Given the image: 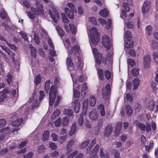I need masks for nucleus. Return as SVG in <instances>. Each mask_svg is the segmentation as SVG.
Segmentation results:
<instances>
[{
    "label": "nucleus",
    "instance_id": "obj_41",
    "mask_svg": "<svg viewBox=\"0 0 158 158\" xmlns=\"http://www.w3.org/2000/svg\"><path fill=\"white\" fill-rule=\"evenodd\" d=\"M0 47L2 48L3 50H4L6 52L8 55H10L11 53L13 55H14L15 54L11 52L10 50L8 48L6 47L3 46L2 45H0Z\"/></svg>",
    "mask_w": 158,
    "mask_h": 158
},
{
    "label": "nucleus",
    "instance_id": "obj_19",
    "mask_svg": "<svg viewBox=\"0 0 158 158\" xmlns=\"http://www.w3.org/2000/svg\"><path fill=\"white\" fill-rule=\"evenodd\" d=\"M89 105V100L87 98L85 99L82 103V114L84 115H86Z\"/></svg>",
    "mask_w": 158,
    "mask_h": 158
},
{
    "label": "nucleus",
    "instance_id": "obj_31",
    "mask_svg": "<svg viewBox=\"0 0 158 158\" xmlns=\"http://www.w3.org/2000/svg\"><path fill=\"white\" fill-rule=\"evenodd\" d=\"M29 48L31 50V54L33 58H35L36 56V49L31 45H29Z\"/></svg>",
    "mask_w": 158,
    "mask_h": 158
},
{
    "label": "nucleus",
    "instance_id": "obj_38",
    "mask_svg": "<svg viewBox=\"0 0 158 158\" xmlns=\"http://www.w3.org/2000/svg\"><path fill=\"white\" fill-rule=\"evenodd\" d=\"M60 114V110L58 109H56L53 113L52 116V119H55L58 117Z\"/></svg>",
    "mask_w": 158,
    "mask_h": 158
},
{
    "label": "nucleus",
    "instance_id": "obj_27",
    "mask_svg": "<svg viewBox=\"0 0 158 158\" xmlns=\"http://www.w3.org/2000/svg\"><path fill=\"white\" fill-rule=\"evenodd\" d=\"M32 32L34 33V39L35 40V42L36 44H38L40 42V38L37 35L38 34V32L36 31L35 27H34V28L32 30Z\"/></svg>",
    "mask_w": 158,
    "mask_h": 158
},
{
    "label": "nucleus",
    "instance_id": "obj_42",
    "mask_svg": "<svg viewBox=\"0 0 158 158\" xmlns=\"http://www.w3.org/2000/svg\"><path fill=\"white\" fill-rule=\"evenodd\" d=\"M104 73L106 78L107 79H109L111 78V80H112L113 75L110 72L107 70H106L104 72Z\"/></svg>",
    "mask_w": 158,
    "mask_h": 158
},
{
    "label": "nucleus",
    "instance_id": "obj_3",
    "mask_svg": "<svg viewBox=\"0 0 158 158\" xmlns=\"http://www.w3.org/2000/svg\"><path fill=\"white\" fill-rule=\"evenodd\" d=\"M88 34L90 40V44L92 48L93 53L94 56L96 63L99 65L101 62L104 63V58L101 54L99 53L97 49L92 48V45L96 46L99 41L100 35L97 29L94 27H88Z\"/></svg>",
    "mask_w": 158,
    "mask_h": 158
},
{
    "label": "nucleus",
    "instance_id": "obj_33",
    "mask_svg": "<svg viewBox=\"0 0 158 158\" xmlns=\"http://www.w3.org/2000/svg\"><path fill=\"white\" fill-rule=\"evenodd\" d=\"M96 102V99L94 96H91L89 99V104L91 107L94 106Z\"/></svg>",
    "mask_w": 158,
    "mask_h": 158
},
{
    "label": "nucleus",
    "instance_id": "obj_56",
    "mask_svg": "<svg viewBox=\"0 0 158 158\" xmlns=\"http://www.w3.org/2000/svg\"><path fill=\"white\" fill-rule=\"evenodd\" d=\"M50 81L48 80L47 81L45 84V92H47L49 90L50 87Z\"/></svg>",
    "mask_w": 158,
    "mask_h": 158
},
{
    "label": "nucleus",
    "instance_id": "obj_58",
    "mask_svg": "<svg viewBox=\"0 0 158 158\" xmlns=\"http://www.w3.org/2000/svg\"><path fill=\"white\" fill-rule=\"evenodd\" d=\"M41 79V76L40 75H38L35 78V83L36 85H37L40 81Z\"/></svg>",
    "mask_w": 158,
    "mask_h": 158
},
{
    "label": "nucleus",
    "instance_id": "obj_63",
    "mask_svg": "<svg viewBox=\"0 0 158 158\" xmlns=\"http://www.w3.org/2000/svg\"><path fill=\"white\" fill-rule=\"evenodd\" d=\"M49 146L53 150H55L57 148L56 143L52 142L50 143Z\"/></svg>",
    "mask_w": 158,
    "mask_h": 158
},
{
    "label": "nucleus",
    "instance_id": "obj_20",
    "mask_svg": "<svg viewBox=\"0 0 158 158\" xmlns=\"http://www.w3.org/2000/svg\"><path fill=\"white\" fill-rule=\"evenodd\" d=\"M73 107L76 113H78L80 106V102L78 100H74L72 104Z\"/></svg>",
    "mask_w": 158,
    "mask_h": 158
},
{
    "label": "nucleus",
    "instance_id": "obj_7",
    "mask_svg": "<svg viewBox=\"0 0 158 158\" xmlns=\"http://www.w3.org/2000/svg\"><path fill=\"white\" fill-rule=\"evenodd\" d=\"M19 130V127L11 129L9 127H7L0 130V141L7 138L6 135H3V134L7 135L10 134V132H14Z\"/></svg>",
    "mask_w": 158,
    "mask_h": 158
},
{
    "label": "nucleus",
    "instance_id": "obj_17",
    "mask_svg": "<svg viewBox=\"0 0 158 158\" xmlns=\"http://www.w3.org/2000/svg\"><path fill=\"white\" fill-rule=\"evenodd\" d=\"M53 10V12L52 13L51 11L50 10H49V13L53 22L56 23L60 18L59 15L58 11H57L55 10L54 11Z\"/></svg>",
    "mask_w": 158,
    "mask_h": 158
},
{
    "label": "nucleus",
    "instance_id": "obj_2",
    "mask_svg": "<svg viewBox=\"0 0 158 158\" xmlns=\"http://www.w3.org/2000/svg\"><path fill=\"white\" fill-rule=\"evenodd\" d=\"M36 94L35 93L30 98L29 101L22 106L19 109L15 115L16 120L12 122L11 125L14 127V128L19 127L22 121L28 117L34 108L37 107L39 104L38 100H37Z\"/></svg>",
    "mask_w": 158,
    "mask_h": 158
},
{
    "label": "nucleus",
    "instance_id": "obj_11",
    "mask_svg": "<svg viewBox=\"0 0 158 158\" xmlns=\"http://www.w3.org/2000/svg\"><path fill=\"white\" fill-rule=\"evenodd\" d=\"M31 11L36 15H42L44 14L43 9L42 5L38 2H36L35 7H31Z\"/></svg>",
    "mask_w": 158,
    "mask_h": 158
},
{
    "label": "nucleus",
    "instance_id": "obj_30",
    "mask_svg": "<svg viewBox=\"0 0 158 158\" xmlns=\"http://www.w3.org/2000/svg\"><path fill=\"white\" fill-rule=\"evenodd\" d=\"M63 113L65 115L70 117L73 115V112L71 109H65Z\"/></svg>",
    "mask_w": 158,
    "mask_h": 158
},
{
    "label": "nucleus",
    "instance_id": "obj_9",
    "mask_svg": "<svg viewBox=\"0 0 158 158\" xmlns=\"http://www.w3.org/2000/svg\"><path fill=\"white\" fill-rule=\"evenodd\" d=\"M57 93L56 86H52L50 88L49 92V105L52 106L55 100Z\"/></svg>",
    "mask_w": 158,
    "mask_h": 158
},
{
    "label": "nucleus",
    "instance_id": "obj_12",
    "mask_svg": "<svg viewBox=\"0 0 158 158\" xmlns=\"http://www.w3.org/2000/svg\"><path fill=\"white\" fill-rule=\"evenodd\" d=\"M151 4L150 1H146L143 3L142 7V12L144 14L148 13L151 9Z\"/></svg>",
    "mask_w": 158,
    "mask_h": 158
},
{
    "label": "nucleus",
    "instance_id": "obj_5",
    "mask_svg": "<svg viewBox=\"0 0 158 158\" xmlns=\"http://www.w3.org/2000/svg\"><path fill=\"white\" fill-rule=\"evenodd\" d=\"M130 8L128 6L127 3L124 2L123 4V8L122 9V11L120 14V17L122 18L124 20V23L125 26H126L128 28H132L134 26L133 24L130 21V20L126 15V12L129 11Z\"/></svg>",
    "mask_w": 158,
    "mask_h": 158
},
{
    "label": "nucleus",
    "instance_id": "obj_18",
    "mask_svg": "<svg viewBox=\"0 0 158 158\" xmlns=\"http://www.w3.org/2000/svg\"><path fill=\"white\" fill-rule=\"evenodd\" d=\"M91 155V158H98L97 155L96 154H93L92 156V154H90ZM100 158H109V155L107 152L105 153L103 152V149L102 148H101L100 149Z\"/></svg>",
    "mask_w": 158,
    "mask_h": 158
},
{
    "label": "nucleus",
    "instance_id": "obj_8",
    "mask_svg": "<svg viewBox=\"0 0 158 158\" xmlns=\"http://www.w3.org/2000/svg\"><path fill=\"white\" fill-rule=\"evenodd\" d=\"M132 35L131 33L129 31H127L125 32L124 35V46L127 48L132 47L133 44L131 41Z\"/></svg>",
    "mask_w": 158,
    "mask_h": 158
},
{
    "label": "nucleus",
    "instance_id": "obj_49",
    "mask_svg": "<svg viewBox=\"0 0 158 158\" xmlns=\"http://www.w3.org/2000/svg\"><path fill=\"white\" fill-rule=\"evenodd\" d=\"M77 65L78 67L80 69H81L84 65L83 59L81 58H79L78 59Z\"/></svg>",
    "mask_w": 158,
    "mask_h": 158
},
{
    "label": "nucleus",
    "instance_id": "obj_47",
    "mask_svg": "<svg viewBox=\"0 0 158 158\" xmlns=\"http://www.w3.org/2000/svg\"><path fill=\"white\" fill-rule=\"evenodd\" d=\"M45 150L44 146L42 145L40 146H39L37 150V152L39 153H41L44 152Z\"/></svg>",
    "mask_w": 158,
    "mask_h": 158
},
{
    "label": "nucleus",
    "instance_id": "obj_1",
    "mask_svg": "<svg viewBox=\"0 0 158 158\" xmlns=\"http://www.w3.org/2000/svg\"><path fill=\"white\" fill-rule=\"evenodd\" d=\"M71 39L72 42L73 43H75L76 44L73 47H71V45L68 39L66 38L65 41L64 42V45L67 49L68 54V56L66 60L67 66L70 72V73L71 74V73L72 72L73 73V74H75V79L77 81V84L78 83L80 85L79 83L82 82L86 80L87 78L86 75L83 74L79 76L78 77V80L77 78L76 72L73 70V64L72 62V60L71 59V57L70 56V55H76L77 56H78L80 55L81 51L79 45L77 43V41L76 40L75 38L74 37H73L71 38Z\"/></svg>",
    "mask_w": 158,
    "mask_h": 158
},
{
    "label": "nucleus",
    "instance_id": "obj_57",
    "mask_svg": "<svg viewBox=\"0 0 158 158\" xmlns=\"http://www.w3.org/2000/svg\"><path fill=\"white\" fill-rule=\"evenodd\" d=\"M129 54L130 56L132 57H135L136 56H139V53H137L136 54L135 52V50L133 49H130L129 51Z\"/></svg>",
    "mask_w": 158,
    "mask_h": 158
},
{
    "label": "nucleus",
    "instance_id": "obj_64",
    "mask_svg": "<svg viewBox=\"0 0 158 158\" xmlns=\"http://www.w3.org/2000/svg\"><path fill=\"white\" fill-rule=\"evenodd\" d=\"M153 143L152 141H150L148 145H145V148L146 150H148L149 149H151L153 147Z\"/></svg>",
    "mask_w": 158,
    "mask_h": 158
},
{
    "label": "nucleus",
    "instance_id": "obj_55",
    "mask_svg": "<svg viewBox=\"0 0 158 158\" xmlns=\"http://www.w3.org/2000/svg\"><path fill=\"white\" fill-rule=\"evenodd\" d=\"M132 74L134 76H136L139 74V70L137 68L133 69L132 70Z\"/></svg>",
    "mask_w": 158,
    "mask_h": 158
},
{
    "label": "nucleus",
    "instance_id": "obj_61",
    "mask_svg": "<svg viewBox=\"0 0 158 158\" xmlns=\"http://www.w3.org/2000/svg\"><path fill=\"white\" fill-rule=\"evenodd\" d=\"M96 143V140L95 139H93L91 141L90 144V147L88 148L87 149V152L89 153L90 150H91L90 147H92Z\"/></svg>",
    "mask_w": 158,
    "mask_h": 158
},
{
    "label": "nucleus",
    "instance_id": "obj_40",
    "mask_svg": "<svg viewBox=\"0 0 158 158\" xmlns=\"http://www.w3.org/2000/svg\"><path fill=\"white\" fill-rule=\"evenodd\" d=\"M69 123V120L66 117L64 118L61 121V124L63 126H66Z\"/></svg>",
    "mask_w": 158,
    "mask_h": 158
},
{
    "label": "nucleus",
    "instance_id": "obj_16",
    "mask_svg": "<svg viewBox=\"0 0 158 158\" xmlns=\"http://www.w3.org/2000/svg\"><path fill=\"white\" fill-rule=\"evenodd\" d=\"M35 27V29H36V31L38 32V33L39 32L40 33L42 37L46 39L48 38L47 32L41 26L38 25Z\"/></svg>",
    "mask_w": 158,
    "mask_h": 158
},
{
    "label": "nucleus",
    "instance_id": "obj_15",
    "mask_svg": "<svg viewBox=\"0 0 158 158\" xmlns=\"http://www.w3.org/2000/svg\"><path fill=\"white\" fill-rule=\"evenodd\" d=\"M110 85L108 84L106 86L105 89H103L102 90L103 97L105 100H108L110 97Z\"/></svg>",
    "mask_w": 158,
    "mask_h": 158
},
{
    "label": "nucleus",
    "instance_id": "obj_51",
    "mask_svg": "<svg viewBox=\"0 0 158 158\" xmlns=\"http://www.w3.org/2000/svg\"><path fill=\"white\" fill-rule=\"evenodd\" d=\"M88 21L94 25H97L96 19L94 17H89L88 19Z\"/></svg>",
    "mask_w": 158,
    "mask_h": 158
},
{
    "label": "nucleus",
    "instance_id": "obj_46",
    "mask_svg": "<svg viewBox=\"0 0 158 158\" xmlns=\"http://www.w3.org/2000/svg\"><path fill=\"white\" fill-rule=\"evenodd\" d=\"M97 71L99 78L101 80H102L104 78L103 70L101 69H98Z\"/></svg>",
    "mask_w": 158,
    "mask_h": 158
},
{
    "label": "nucleus",
    "instance_id": "obj_48",
    "mask_svg": "<svg viewBox=\"0 0 158 158\" xmlns=\"http://www.w3.org/2000/svg\"><path fill=\"white\" fill-rule=\"evenodd\" d=\"M151 86L152 88V89L153 90V92L155 93H156V90L157 88H156L157 84L154 81L152 82L151 83Z\"/></svg>",
    "mask_w": 158,
    "mask_h": 158
},
{
    "label": "nucleus",
    "instance_id": "obj_23",
    "mask_svg": "<svg viewBox=\"0 0 158 158\" xmlns=\"http://www.w3.org/2000/svg\"><path fill=\"white\" fill-rule=\"evenodd\" d=\"M64 11L66 14L69 18L70 19L73 18L74 17L73 13L69 9L66 7L64 9Z\"/></svg>",
    "mask_w": 158,
    "mask_h": 158
},
{
    "label": "nucleus",
    "instance_id": "obj_39",
    "mask_svg": "<svg viewBox=\"0 0 158 158\" xmlns=\"http://www.w3.org/2000/svg\"><path fill=\"white\" fill-rule=\"evenodd\" d=\"M126 114L128 116H130L133 113V111L131 107L128 105L126 106L125 107Z\"/></svg>",
    "mask_w": 158,
    "mask_h": 158
},
{
    "label": "nucleus",
    "instance_id": "obj_24",
    "mask_svg": "<svg viewBox=\"0 0 158 158\" xmlns=\"http://www.w3.org/2000/svg\"><path fill=\"white\" fill-rule=\"evenodd\" d=\"M140 81L137 77L135 78L133 81V89H136L138 87Z\"/></svg>",
    "mask_w": 158,
    "mask_h": 158
},
{
    "label": "nucleus",
    "instance_id": "obj_32",
    "mask_svg": "<svg viewBox=\"0 0 158 158\" xmlns=\"http://www.w3.org/2000/svg\"><path fill=\"white\" fill-rule=\"evenodd\" d=\"M49 137V132L48 130L44 131L42 136V140L44 141L47 140Z\"/></svg>",
    "mask_w": 158,
    "mask_h": 158
},
{
    "label": "nucleus",
    "instance_id": "obj_26",
    "mask_svg": "<svg viewBox=\"0 0 158 158\" xmlns=\"http://www.w3.org/2000/svg\"><path fill=\"white\" fill-rule=\"evenodd\" d=\"M74 141L73 140H71L68 143L66 147V149L68 150L67 152V153H69L72 151V149L70 148L74 144Z\"/></svg>",
    "mask_w": 158,
    "mask_h": 158
},
{
    "label": "nucleus",
    "instance_id": "obj_54",
    "mask_svg": "<svg viewBox=\"0 0 158 158\" xmlns=\"http://www.w3.org/2000/svg\"><path fill=\"white\" fill-rule=\"evenodd\" d=\"M152 56L155 62L158 63V52H154Z\"/></svg>",
    "mask_w": 158,
    "mask_h": 158
},
{
    "label": "nucleus",
    "instance_id": "obj_22",
    "mask_svg": "<svg viewBox=\"0 0 158 158\" xmlns=\"http://www.w3.org/2000/svg\"><path fill=\"white\" fill-rule=\"evenodd\" d=\"M98 108L100 114L101 116H104L105 114V108L102 104H100L98 106Z\"/></svg>",
    "mask_w": 158,
    "mask_h": 158
},
{
    "label": "nucleus",
    "instance_id": "obj_34",
    "mask_svg": "<svg viewBox=\"0 0 158 158\" xmlns=\"http://www.w3.org/2000/svg\"><path fill=\"white\" fill-rule=\"evenodd\" d=\"M76 129V124L75 123H74L71 127V130L69 133V135L71 136L73 135L75 133Z\"/></svg>",
    "mask_w": 158,
    "mask_h": 158
},
{
    "label": "nucleus",
    "instance_id": "obj_44",
    "mask_svg": "<svg viewBox=\"0 0 158 158\" xmlns=\"http://www.w3.org/2000/svg\"><path fill=\"white\" fill-rule=\"evenodd\" d=\"M56 29L59 36L62 37L64 35V33L61 27L59 26H56Z\"/></svg>",
    "mask_w": 158,
    "mask_h": 158
},
{
    "label": "nucleus",
    "instance_id": "obj_6",
    "mask_svg": "<svg viewBox=\"0 0 158 158\" xmlns=\"http://www.w3.org/2000/svg\"><path fill=\"white\" fill-rule=\"evenodd\" d=\"M62 20L64 23V27L67 32L68 33L72 32L73 34H76L77 29L73 24L70 23L68 25L66 23H69V20L64 13H62L61 14Z\"/></svg>",
    "mask_w": 158,
    "mask_h": 158
},
{
    "label": "nucleus",
    "instance_id": "obj_35",
    "mask_svg": "<svg viewBox=\"0 0 158 158\" xmlns=\"http://www.w3.org/2000/svg\"><path fill=\"white\" fill-rule=\"evenodd\" d=\"M87 89V84L85 83L83 84L81 89V96L84 98L86 94V90Z\"/></svg>",
    "mask_w": 158,
    "mask_h": 158
},
{
    "label": "nucleus",
    "instance_id": "obj_14",
    "mask_svg": "<svg viewBox=\"0 0 158 158\" xmlns=\"http://www.w3.org/2000/svg\"><path fill=\"white\" fill-rule=\"evenodd\" d=\"M136 125L142 131H144L146 130L147 132H149L151 131V128L149 123H146V126L145 124L141 123H137Z\"/></svg>",
    "mask_w": 158,
    "mask_h": 158
},
{
    "label": "nucleus",
    "instance_id": "obj_50",
    "mask_svg": "<svg viewBox=\"0 0 158 158\" xmlns=\"http://www.w3.org/2000/svg\"><path fill=\"white\" fill-rule=\"evenodd\" d=\"M67 6L74 12H75L77 11L76 9L75 8V7L73 3H68Z\"/></svg>",
    "mask_w": 158,
    "mask_h": 158
},
{
    "label": "nucleus",
    "instance_id": "obj_37",
    "mask_svg": "<svg viewBox=\"0 0 158 158\" xmlns=\"http://www.w3.org/2000/svg\"><path fill=\"white\" fill-rule=\"evenodd\" d=\"M121 127L122 125L120 123H117L115 130V134L116 135H119Z\"/></svg>",
    "mask_w": 158,
    "mask_h": 158
},
{
    "label": "nucleus",
    "instance_id": "obj_52",
    "mask_svg": "<svg viewBox=\"0 0 158 158\" xmlns=\"http://www.w3.org/2000/svg\"><path fill=\"white\" fill-rule=\"evenodd\" d=\"M89 143V141L88 140L84 141L80 145V148H85L88 145Z\"/></svg>",
    "mask_w": 158,
    "mask_h": 158
},
{
    "label": "nucleus",
    "instance_id": "obj_28",
    "mask_svg": "<svg viewBox=\"0 0 158 158\" xmlns=\"http://www.w3.org/2000/svg\"><path fill=\"white\" fill-rule=\"evenodd\" d=\"M109 13L108 10L106 8H104L101 10L99 14L101 16L105 17L108 16Z\"/></svg>",
    "mask_w": 158,
    "mask_h": 158
},
{
    "label": "nucleus",
    "instance_id": "obj_43",
    "mask_svg": "<svg viewBox=\"0 0 158 158\" xmlns=\"http://www.w3.org/2000/svg\"><path fill=\"white\" fill-rule=\"evenodd\" d=\"M85 115H84L83 114H82V112L81 113L78 120V124L79 125L81 126L83 125L84 123L83 117Z\"/></svg>",
    "mask_w": 158,
    "mask_h": 158
},
{
    "label": "nucleus",
    "instance_id": "obj_13",
    "mask_svg": "<svg viewBox=\"0 0 158 158\" xmlns=\"http://www.w3.org/2000/svg\"><path fill=\"white\" fill-rule=\"evenodd\" d=\"M151 61L150 55L148 54L145 55L143 57V64L144 68L148 69L150 65Z\"/></svg>",
    "mask_w": 158,
    "mask_h": 158
},
{
    "label": "nucleus",
    "instance_id": "obj_25",
    "mask_svg": "<svg viewBox=\"0 0 158 158\" xmlns=\"http://www.w3.org/2000/svg\"><path fill=\"white\" fill-rule=\"evenodd\" d=\"M19 143V141L18 140H11L8 143V145L9 146L10 149H11L16 147L17 145Z\"/></svg>",
    "mask_w": 158,
    "mask_h": 158
},
{
    "label": "nucleus",
    "instance_id": "obj_45",
    "mask_svg": "<svg viewBox=\"0 0 158 158\" xmlns=\"http://www.w3.org/2000/svg\"><path fill=\"white\" fill-rule=\"evenodd\" d=\"M127 63L128 64V74H129V66L130 65L131 67H133L135 64V63L134 60L131 59H130L127 60Z\"/></svg>",
    "mask_w": 158,
    "mask_h": 158
},
{
    "label": "nucleus",
    "instance_id": "obj_10",
    "mask_svg": "<svg viewBox=\"0 0 158 158\" xmlns=\"http://www.w3.org/2000/svg\"><path fill=\"white\" fill-rule=\"evenodd\" d=\"M74 74L73 73H71V77L73 81V91L74 96L76 98L79 97L80 96V93L76 89H79L80 86L79 84H77V81L75 79Z\"/></svg>",
    "mask_w": 158,
    "mask_h": 158
},
{
    "label": "nucleus",
    "instance_id": "obj_29",
    "mask_svg": "<svg viewBox=\"0 0 158 158\" xmlns=\"http://www.w3.org/2000/svg\"><path fill=\"white\" fill-rule=\"evenodd\" d=\"M112 127L111 125H109L107 126L105 130L104 135L105 136H108L112 131Z\"/></svg>",
    "mask_w": 158,
    "mask_h": 158
},
{
    "label": "nucleus",
    "instance_id": "obj_59",
    "mask_svg": "<svg viewBox=\"0 0 158 158\" xmlns=\"http://www.w3.org/2000/svg\"><path fill=\"white\" fill-rule=\"evenodd\" d=\"M6 98V95L5 93L3 92L0 93V102H2Z\"/></svg>",
    "mask_w": 158,
    "mask_h": 158
},
{
    "label": "nucleus",
    "instance_id": "obj_36",
    "mask_svg": "<svg viewBox=\"0 0 158 158\" xmlns=\"http://www.w3.org/2000/svg\"><path fill=\"white\" fill-rule=\"evenodd\" d=\"M147 108L150 110H153L155 106L154 102L152 101H151L149 102L147 105Z\"/></svg>",
    "mask_w": 158,
    "mask_h": 158
},
{
    "label": "nucleus",
    "instance_id": "obj_53",
    "mask_svg": "<svg viewBox=\"0 0 158 158\" xmlns=\"http://www.w3.org/2000/svg\"><path fill=\"white\" fill-rule=\"evenodd\" d=\"M146 32L149 36L151 35L152 33V27L151 26H147L146 28Z\"/></svg>",
    "mask_w": 158,
    "mask_h": 158
},
{
    "label": "nucleus",
    "instance_id": "obj_21",
    "mask_svg": "<svg viewBox=\"0 0 158 158\" xmlns=\"http://www.w3.org/2000/svg\"><path fill=\"white\" fill-rule=\"evenodd\" d=\"M89 116L92 120H96L98 117V114L95 110H93L89 113Z\"/></svg>",
    "mask_w": 158,
    "mask_h": 158
},
{
    "label": "nucleus",
    "instance_id": "obj_62",
    "mask_svg": "<svg viewBox=\"0 0 158 158\" xmlns=\"http://www.w3.org/2000/svg\"><path fill=\"white\" fill-rule=\"evenodd\" d=\"M6 43L7 45L13 50L15 51L17 50V48L14 45L9 43L8 42H6Z\"/></svg>",
    "mask_w": 158,
    "mask_h": 158
},
{
    "label": "nucleus",
    "instance_id": "obj_4",
    "mask_svg": "<svg viewBox=\"0 0 158 158\" xmlns=\"http://www.w3.org/2000/svg\"><path fill=\"white\" fill-rule=\"evenodd\" d=\"M102 44L106 49H110V51L108 52L106 56V64H108L110 67L112 65V60L113 53L111 50L112 43L110 38L107 36L104 35L102 36Z\"/></svg>",
    "mask_w": 158,
    "mask_h": 158
},
{
    "label": "nucleus",
    "instance_id": "obj_60",
    "mask_svg": "<svg viewBox=\"0 0 158 158\" xmlns=\"http://www.w3.org/2000/svg\"><path fill=\"white\" fill-rule=\"evenodd\" d=\"M61 124V120L60 118H58L55 121V124L56 127H59Z\"/></svg>",
    "mask_w": 158,
    "mask_h": 158
}]
</instances>
